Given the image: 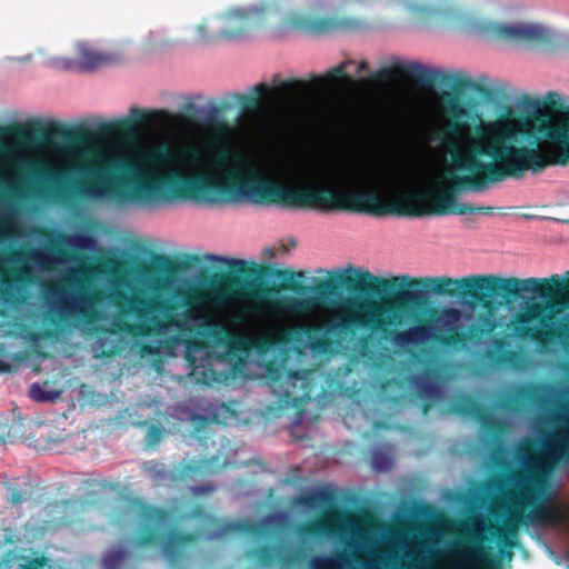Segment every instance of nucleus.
I'll return each mask as SVG.
<instances>
[{"label":"nucleus","instance_id":"f257e3e1","mask_svg":"<svg viewBox=\"0 0 569 569\" xmlns=\"http://www.w3.org/2000/svg\"><path fill=\"white\" fill-rule=\"evenodd\" d=\"M271 274L283 281L282 288L308 297H288L278 301L282 310L296 313H311L323 307L338 290L343 287L380 299L350 298L336 312V318L326 326L309 323L299 326L297 335H303L310 350L317 355H336L340 349L361 360L377 357L376 338L391 341L400 349L430 341L433 329L430 317L405 330L398 327L427 302L430 293L459 297L472 306H482L487 311L496 305H510L527 299L526 293L540 297L547 302L529 305L525 312L515 317L513 335L519 339H529L540 347L561 337L562 332L548 328L528 326L539 320L541 315L551 310L553 301L561 297L569 298V278L558 274L549 278L499 277L495 274H471L459 279L450 277L412 278L399 274L390 278L373 276L369 271L353 268L338 273L335 278L317 280L315 286H305L301 280L303 271L274 269ZM428 316H430L428 313Z\"/></svg>","mask_w":569,"mask_h":569},{"label":"nucleus","instance_id":"f03ea898","mask_svg":"<svg viewBox=\"0 0 569 569\" xmlns=\"http://www.w3.org/2000/svg\"><path fill=\"white\" fill-rule=\"evenodd\" d=\"M13 134L20 140L60 139L74 160L72 169L82 179L64 183L68 171L42 161L26 160L23 168L44 178L50 186L49 196L58 201L79 200H169L192 199L208 204L236 202L248 199L254 203H276L292 209H311L333 212L338 189L329 186L289 187L277 181L251 176L241 179V170H234L226 180L207 173L189 174L179 168L162 172L166 166L186 164L198 167L202 150L192 146L174 149L169 142H159L134 160L116 154L109 149L90 143L94 132L86 127L64 128L52 123L48 128L36 124L28 129L16 126Z\"/></svg>","mask_w":569,"mask_h":569},{"label":"nucleus","instance_id":"7ed1b4c3","mask_svg":"<svg viewBox=\"0 0 569 569\" xmlns=\"http://www.w3.org/2000/svg\"><path fill=\"white\" fill-rule=\"evenodd\" d=\"M443 123L429 137L449 158L448 186L438 191H409L386 200L377 190H338L335 210L376 217L492 214L493 207L457 202L463 191H483L506 178L520 179L549 166L569 163V114L552 120L543 113L501 116L485 121L455 94L442 96Z\"/></svg>","mask_w":569,"mask_h":569},{"label":"nucleus","instance_id":"20e7f679","mask_svg":"<svg viewBox=\"0 0 569 569\" xmlns=\"http://www.w3.org/2000/svg\"><path fill=\"white\" fill-rule=\"evenodd\" d=\"M204 258L207 261H220L231 270L213 273L206 281L204 288L176 289L172 299L113 291L109 299L118 312V317L112 321L114 331L138 339L159 337L173 328L177 335L171 340L183 341L188 349L203 347L202 340L189 337L192 333L209 337L218 345L233 346L240 343L241 338L227 325L206 319L207 308L222 309L234 301H244L257 307L270 305L277 312L297 315L278 307V301L284 297L271 300V297L279 292L277 286H270L260 279H251L259 274L257 268L246 267V262L240 259L214 254H207Z\"/></svg>","mask_w":569,"mask_h":569},{"label":"nucleus","instance_id":"39448f33","mask_svg":"<svg viewBox=\"0 0 569 569\" xmlns=\"http://www.w3.org/2000/svg\"><path fill=\"white\" fill-rule=\"evenodd\" d=\"M517 458L522 469L509 476L515 503L529 510H569V503L555 502L557 493L550 488L556 468L569 465V417L560 428L548 436L542 450L537 451L533 449V442L528 441L517 449Z\"/></svg>","mask_w":569,"mask_h":569},{"label":"nucleus","instance_id":"423d86ee","mask_svg":"<svg viewBox=\"0 0 569 569\" xmlns=\"http://www.w3.org/2000/svg\"><path fill=\"white\" fill-rule=\"evenodd\" d=\"M279 20L280 31H298L311 36H321L340 31H359L369 24L365 19L355 17L313 16L307 12L295 11L281 13L276 4L263 3L249 9H233L224 14L226 28L210 36L206 32V21L198 24L196 30L202 41L218 39H234L244 32L260 28L272 19Z\"/></svg>","mask_w":569,"mask_h":569},{"label":"nucleus","instance_id":"0eeeda50","mask_svg":"<svg viewBox=\"0 0 569 569\" xmlns=\"http://www.w3.org/2000/svg\"><path fill=\"white\" fill-rule=\"evenodd\" d=\"M508 516L502 525H497L488 520H472L467 521L462 527V535L465 545L461 549L457 550V555L466 558V550L472 546L470 541V533L468 528L476 526L478 535L488 539L482 543L489 546L495 539L499 547V552L502 557L511 558L512 549L519 545V529L521 526H529L532 523H546V520H557L558 515L553 509L540 508L538 510H529L526 512V507H518L515 503V498L511 496V490L508 492Z\"/></svg>","mask_w":569,"mask_h":569},{"label":"nucleus","instance_id":"6e6552de","mask_svg":"<svg viewBox=\"0 0 569 569\" xmlns=\"http://www.w3.org/2000/svg\"><path fill=\"white\" fill-rule=\"evenodd\" d=\"M400 78L411 79L417 86L425 89L432 88L436 83H441L452 87L456 91L471 90L485 98L492 96V90L489 87L477 83L470 78L429 69L417 62L395 63L382 67L372 74V80L377 83H386Z\"/></svg>","mask_w":569,"mask_h":569},{"label":"nucleus","instance_id":"1a4fd4ad","mask_svg":"<svg viewBox=\"0 0 569 569\" xmlns=\"http://www.w3.org/2000/svg\"><path fill=\"white\" fill-rule=\"evenodd\" d=\"M429 315L430 320L441 321L442 328L448 332L436 333L432 329L430 341L450 350L461 351L470 346H479L497 329V321L492 317L480 315L478 322L470 325L466 332L458 331L456 323L461 318V311L453 307L431 308Z\"/></svg>","mask_w":569,"mask_h":569},{"label":"nucleus","instance_id":"9d476101","mask_svg":"<svg viewBox=\"0 0 569 569\" xmlns=\"http://www.w3.org/2000/svg\"><path fill=\"white\" fill-rule=\"evenodd\" d=\"M278 79L279 74L273 76V89H271L267 83L261 82L252 87L251 94L232 93L231 99L239 103L242 114H253L258 112L261 107L262 98L270 93H272L286 107L296 109L307 98H309L312 92L319 90L323 82L321 77H315L312 81L290 78L282 82H278Z\"/></svg>","mask_w":569,"mask_h":569},{"label":"nucleus","instance_id":"9b49d317","mask_svg":"<svg viewBox=\"0 0 569 569\" xmlns=\"http://www.w3.org/2000/svg\"><path fill=\"white\" fill-rule=\"evenodd\" d=\"M141 518L146 528L137 535L136 545L139 547L162 545L163 552L171 563H178L182 558V548L197 542L201 537L199 531H172L164 538L160 532V526L167 520L168 513L160 508H143Z\"/></svg>","mask_w":569,"mask_h":569},{"label":"nucleus","instance_id":"f8f14e48","mask_svg":"<svg viewBox=\"0 0 569 569\" xmlns=\"http://www.w3.org/2000/svg\"><path fill=\"white\" fill-rule=\"evenodd\" d=\"M76 282L81 289L78 295L73 296L70 301L62 299L59 302L50 305L49 315L52 316V322L66 323L68 320L74 318H80L89 322L93 319L94 312L92 306L99 301V295L97 292H86L89 283L87 278H78Z\"/></svg>","mask_w":569,"mask_h":569},{"label":"nucleus","instance_id":"ddd939ff","mask_svg":"<svg viewBox=\"0 0 569 569\" xmlns=\"http://www.w3.org/2000/svg\"><path fill=\"white\" fill-rule=\"evenodd\" d=\"M181 118V114L172 113L167 110L149 111L132 107L128 118H121L111 122L102 121L98 127L97 133L99 136L131 134L138 127L148 126L156 120L173 122Z\"/></svg>","mask_w":569,"mask_h":569},{"label":"nucleus","instance_id":"4468645a","mask_svg":"<svg viewBox=\"0 0 569 569\" xmlns=\"http://www.w3.org/2000/svg\"><path fill=\"white\" fill-rule=\"evenodd\" d=\"M496 34L502 40L519 44L546 47L552 43L551 32L535 24H499Z\"/></svg>","mask_w":569,"mask_h":569},{"label":"nucleus","instance_id":"2eb2a0df","mask_svg":"<svg viewBox=\"0 0 569 569\" xmlns=\"http://www.w3.org/2000/svg\"><path fill=\"white\" fill-rule=\"evenodd\" d=\"M76 59L59 57L54 58L52 63L57 69L71 70L79 69L91 71L111 61L109 54L94 50L88 42L79 41L74 46Z\"/></svg>","mask_w":569,"mask_h":569},{"label":"nucleus","instance_id":"dca6fc26","mask_svg":"<svg viewBox=\"0 0 569 569\" xmlns=\"http://www.w3.org/2000/svg\"><path fill=\"white\" fill-rule=\"evenodd\" d=\"M472 546L466 550V558L456 562L453 569H499L492 555V548L485 546V537L478 535L476 526L468 528Z\"/></svg>","mask_w":569,"mask_h":569},{"label":"nucleus","instance_id":"f3484780","mask_svg":"<svg viewBox=\"0 0 569 569\" xmlns=\"http://www.w3.org/2000/svg\"><path fill=\"white\" fill-rule=\"evenodd\" d=\"M541 395L542 388L539 385H517L512 388L510 393L505 395L497 400L496 407L511 413L521 412L530 405L539 402Z\"/></svg>","mask_w":569,"mask_h":569},{"label":"nucleus","instance_id":"a211bd4d","mask_svg":"<svg viewBox=\"0 0 569 569\" xmlns=\"http://www.w3.org/2000/svg\"><path fill=\"white\" fill-rule=\"evenodd\" d=\"M249 557L263 568L271 567L278 562L287 567L296 561V553L288 551L282 543L256 547L249 551Z\"/></svg>","mask_w":569,"mask_h":569},{"label":"nucleus","instance_id":"6ab92c4d","mask_svg":"<svg viewBox=\"0 0 569 569\" xmlns=\"http://www.w3.org/2000/svg\"><path fill=\"white\" fill-rule=\"evenodd\" d=\"M492 349H487L483 353V359L490 366H508L515 369L520 368L522 362V355L512 349H506L508 342L505 338H495L491 341Z\"/></svg>","mask_w":569,"mask_h":569},{"label":"nucleus","instance_id":"aec40b11","mask_svg":"<svg viewBox=\"0 0 569 569\" xmlns=\"http://www.w3.org/2000/svg\"><path fill=\"white\" fill-rule=\"evenodd\" d=\"M211 163L214 169L226 173L224 179H219L220 181H226L234 170H241V179L243 180L248 179L251 176L258 177L254 172H250L249 174H247L246 162L243 158L234 154L232 150L227 147L220 148L214 152Z\"/></svg>","mask_w":569,"mask_h":569},{"label":"nucleus","instance_id":"412c9836","mask_svg":"<svg viewBox=\"0 0 569 569\" xmlns=\"http://www.w3.org/2000/svg\"><path fill=\"white\" fill-rule=\"evenodd\" d=\"M308 371H291L288 376V386L292 387V392L284 391V402L293 406L302 405L311 399V382Z\"/></svg>","mask_w":569,"mask_h":569},{"label":"nucleus","instance_id":"4be33fe9","mask_svg":"<svg viewBox=\"0 0 569 569\" xmlns=\"http://www.w3.org/2000/svg\"><path fill=\"white\" fill-rule=\"evenodd\" d=\"M212 471V461L210 459H189L182 461L171 476L173 481H196L202 479Z\"/></svg>","mask_w":569,"mask_h":569},{"label":"nucleus","instance_id":"5701e85b","mask_svg":"<svg viewBox=\"0 0 569 569\" xmlns=\"http://www.w3.org/2000/svg\"><path fill=\"white\" fill-rule=\"evenodd\" d=\"M451 410L456 413L472 417L482 423H492L498 426L492 419L488 410L473 396L460 395L451 405Z\"/></svg>","mask_w":569,"mask_h":569},{"label":"nucleus","instance_id":"b1692460","mask_svg":"<svg viewBox=\"0 0 569 569\" xmlns=\"http://www.w3.org/2000/svg\"><path fill=\"white\" fill-rule=\"evenodd\" d=\"M198 262H200V258L197 254H186L182 262L166 254H156L152 260L154 269L167 274L189 269Z\"/></svg>","mask_w":569,"mask_h":569},{"label":"nucleus","instance_id":"393cba45","mask_svg":"<svg viewBox=\"0 0 569 569\" xmlns=\"http://www.w3.org/2000/svg\"><path fill=\"white\" fill-rule=\"evenodd\" d=\"M349 558L340 552L335 556H316L310 560V569H345L349 565Z\"/></svg>","mask_w":569,"mask_h":569},{"label":"nucleus","instance_id":"a878e982","mask_svg":"<svg viewBox=\"0 0 569 569\" xmlns=\"http://www.w3.org/2000/svg\"><path fill=\"white\" fill-rule=\"evenodd\" d=\"M231 104L228 101H221L220 106H211L204 117L206 126L213 131H224L228 126L227 122L221 119V112L230 109Z\"/></svg>","mask_w":569,"mask_h":569},{"label":"nucleus","instance_id":"bb28decb","mask_svg":"<svg viewBox=\"0 0 569 569\" xmlns=\"http://www.w3.org/2000/svg\"><path fill=\"white\" fill-rule=\"evenodd\" d=\"M232 532H243L248 535H258L260 532V527L250 521H234V522H224L218 529V535H229Z\"/></svg>","mask_w":569,"mask_h":569},{"label":"nucleus","instance_id":"cd10ccee","mask_svg":"<svg viewBox=\"0 0 569 569\" xmlns=\"http://www.w3.org/2000/svg\"><path fill=\"white\" fill-rule=\"evenodd\" d=\"M142 469L156 483H161L171 478L169 471L163 468V465L157 461L144 462Z\"/></svg>","mask_w":569,"mask_h":569},{"label":"nucleus","instance_id":"c85d7f7f","mask_svg":"<svg viewBox=\"0 0 569 569\" xmlns=\"http://www.w3.org/2000/svg\"><path fill=\"white\" fill-rule=\"evenodd\" d=\"M346 172L350 182H368L373 178V170L365 166H349L346 168Z\"/></svg>","mask_w":569,"mask_h":569},{"label":"nucleus","instance_id":"c756f323","mask_svg":"<svg viewBox=\"0 0 569 569\" xmlns=\"http://www.w3.org/2000/svg\"><path fill=\"white\" fill-rule=\"evenodd\" d=\"M61 238L63 242L71 243L79 250H91L96 244L94 237L84 233H77L72 237L61 236Z\"/></svg>","mask_w":569,"mask_h":569},{"label":"nucleus","instance_id":"7c9ffc66","mask_svg":"<svg viewBox=\"0 0 569 569\" xmlns=\"http://www.w3.org/2000/svg\"><path fill=\"white\" fill-rule=\"evenodd\" d=\"M351 63L352 61H347L329 69L327 72V78L332 82L341 81L347 84L353 83V77L349 76L346 71L347 66Z\"/></svg>","mask_w":569,"mask_h":569},{"label":"nucleus","instance_id":"2f4dec72","mask_svg":"<svg viewBox=\"0 0 569 569\" xmlns=\"http://www.w3.org/2000/svg\"><path fill=\"white\" fill-rule=\"evenodd\" d=\"M329 529H330V527H329V522L327 520H319V521L305 523L300 528V533L302 536L316 537V536L327 533L329 531Z\"/></svg>","mask_w":569,"mask_h":569},{"label":"nucleus","instance_id":"473e14b6","mask_svg":"<svg viewBox=\"0 0 569 569\" xmlns=\"http://www.w3.org/2000/svg\"><path fill=\"white\" fill-rule=\"evenodd\" d=\"M192 366H193V372L194 375H201V378L199 379L202 383H210V381L214 380V371L213 370H209L208 372L203 369L201 372L198 371V367L194 365V362L192 361Z\"/></svg>","mask_w":569,"mask_h":569},{"label":"nucleus","instance_id":"72a5a7b5","mask_svg":"<svg viewBox=\"0 0 569 569\" xmlns=\"http://www.w3.org/2000/svg\"><path fill=\"white\" fill-rule=\"evenodd\" d=\"M30 397L37 401H44L48 397L44 396L43 390L39 387V385L33 383L30 388Z\"/></svg>","mask_w":569,"mask_h":569},{"label":"nucleus","instance_id":"f704fd0d","mask_svg":"<svg viewBox=\"0 0 569 569\" xmlns=\"http://www.w3.org/2000/svg\"><path fill=\"white\" fill-rule=\"evenodd\" d=\"M162 436V430L158 426H151L148 430V439L151 443H156L160 440Z\"/></svg>","mask_w":569,"mask_h":569},{"label":"nucleus","instance_id":"c9c22d12","mask_svg":"<svg viewBox=\"0 0 569 569\" xmlns=\"http://www.w3.org/2000/svg\"><path fill=\"white\" fill-rule=\"evenodd\" d=\"M373 465L377 469H387L388 468V465H389V461L388 459L382 456V455H375L373 456Z\"/></svg>","mask_w":569,"mask_h":569},{"label":"nucleus","instance_id":"e433bc0d","mask_svg":"<svg viewBox=\"0 0 569 569\" xmlns=\"http://www.w3.org/2000/svg\"><path fill=\"white\" fill-rule=\"evenodd\" d=\"M23 493L20 490L12 489L9 497V502L12 505H19L20 502L23 501Z\"/></svg>","mask_w":569,"mask_h":569},{"label":"nucleus","instance_id":"4c0bfd02","mask_svg":"<svg viewBox=\"0 0 569 569\" xmlns=\"http://www.w3.org/2000/svg\"><path fill=\"white\" fill-rule=\"evenodd\" d=\"M192 420L196 423L197 429H199L200 427H204L209 423L208 418L201 415H194L192 417Z\"/></svg>","mask_w":569,"mask_h":569},{"label":"nucleus","instance_id":"58836bf2","mask_svg":"<svg viewBox=\"0 0 569 569\" xmlns=\"http://www.w3.org/2000/svg\"><path fill=\"white\" fill-rule=\"evenodd\" d=\"M183 111L189 116H194L198 113V108L193 102L189 101L183 104Z\"/></svg>","mask_w":569,"mask_h":569},{"label":"nucleus","instance_id":"ea45409f","mask_svg":"<svg viewBox=\"0 0 569 569\" xmlns=\"http://www.w3.org/2000/svg\"><path fill=\"white\" fill-rule=\"evenodd\" d=\"M212 490H213V487L210 486V485L197 486V487L192 488V492L196 493V495L207 493V492H210Z\"/></svg>","mask_w":569,"mask_h":569},{"label":"nucleus","instance_id":"a19ab883","mask_svg":"<svg viewBox=\"0 0 569 569\" xmlns=\"http://www.w3.org/2000/svg\"><path fill=\"white\" fill-rule=\"evenodd\" d=\"M62 292H63V289L58 284H53L48 289V293L53 295V296L60 295Z\"/></svg>","mask_w":569,"mask_h":569},{"label":"nucleus","instance_id":"79ce46f5","mask_svg":"<svg viewBox=\"0 0 569 569\" xmlns=\"http://www.w3.org/2000/svg\"><path fill=\"white\" fill-rule=\"evenodd\" d=\"M10 371H11L10 365L0 360V373L1 372H10Z\"/></svg>","mask_w":569,"mask_h":569},{"label":"nucleus","instance_id":"37998d69","mask_svg":"<svg viewBox=\"0 0 569 569\" xmlns=\"http://www.w3.org/2000/svg\"><path fill=\"white\" fill-rule=\"evenodd\" d=\"M368 69V63L366 61H361L359 64H358V69H357V74H360L362 73L363 71H366Z\"/></svg>","mask_w":569,"mask_h":569},{"label":"nucleus","instance_id":"c03bdc74","mask_svg":"<svg viewBox=\"0 0 569 569\" xmlns=\"http://www.w3.org/2000/svg\"><path fill=\"white\" fill-rule=\"evenodd\" d=\"M124 556L126 552L123 550H118L111 555V557L114 558L116 560H121L124 558Z\"/></svg>","mask_w":569,"mask_h":569},{"label":"nucleus","instance_id":"a18cd8bd","mask_svg":"<svg viewBox=\"0 0 569 569\" xmlns=\"http://www.w3.org/2000/svg\"><path fill=\"white\" fill-rule=\"evenodd\" d=\"M141 350L143 352H148V353H153L154 352L153 348L151 346H149V345H143Z\"/></svg>","mask_w":569,"mask_h":569},{"label":"nucleus","instance_id":"49530a36","mask_svg":"<svg viewBox=\"0 0 569 569\" xmlns=\"http://www.w3.org/2000/svg\"><path fill=\"white\" fill-rule=\"evenodd\" d=\"M410 358H411L412 360H417V359H418V353L412 352V353L410 355Z\"/></svg>","mask_w":569,"mask_h":569},{"label":"nucleus","instance_id":"de8ad7c7","mask_svg":"<svg viewBox=\"0 0 569 569\" xmlns=\"http://www.w3.org/2000/svg\"><path fill=\"white\" fill-rule=\"evenodd\" d=\"M326 499L325 495L320 496V500L323 501Z\"/></svg>","mask_w":569,"mask_h":569},{"label":"nucleus","instance_id":"09e8293b","mask_svg":"<svg viewBox=\"0 0 569 569\" xmlns=\"http://www.w3.org/2000/svg\"><path fill=\"white\" fill-rule=\"evenodd\" d=\"M427 410H428V406H425L423 412H427Z\"/></svg>","mask_w":569,"mask_h":569},{"label":"nucleus","instance_id":"8fccbe9b","mask_svg":"<svg viewBox=\"0 0 569 569\" xmlns=\"http://www.w3.org/2000/svg\"><path fill=\"white\" fill-rule=\"evenodd\" d=\"M566 277H569V271L566 272Z\"/></svg>","mask_w":569,"mask_h":569}]
</instances>
